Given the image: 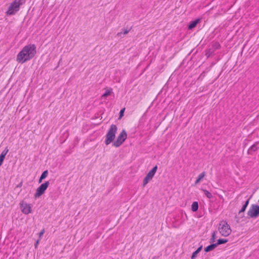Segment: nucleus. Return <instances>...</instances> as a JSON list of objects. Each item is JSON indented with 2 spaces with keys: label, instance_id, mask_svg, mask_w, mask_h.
Segmentation results:
<instances>
[{
  "label": "nucleus",
  "instance_id": "f257e3e1",
  "mask_svg": "<svg viewBox=\"0 0 259 259\" xmlns=\"http://www.w3.org/2000/svg\"><path fill=\"white\" fill-rule=\"evenodd\" d=\"M36 54V46L34 44H29L25 46L18 53L17 61L24 63L32 59Z\"/></svg>",
  "mask_w": 259,
  "mask_h": 259
},
{
  "label": "nucleus",
  "instance_id": "f03ea898",
  "mask_svg": "<svg viewBox=\"0 0 259 259\" xmlns=\"http://www.w3.org/2000/svg\"><path fill=\"white\" fill-rule=\"evenodd\" d=\"M23 0H15L9 7L6 12L7 16L15 15L20 9V6L23 4Z\"/></svg>",
  "mask_w": 259,
  "mask_h": 259
},
{
  "label": "nucleus",
  "instance_id": "7ed1b4c3",
  "mask_svg": "<svg viewBox=\"0 0 259 259\" xmlns=\"http://www.w3.org/2000/svg\"><path fill=\"white\" fill-rule=\"evenodd\" d=\"M117 131V127L115 124L111 125L106 135L105 143L106 145L113 142Z\"/></svg>",
  "mask_w": 259,
  "mask_h": 259
},
{
  "label": "nucleus",
  "instance_id": "20e7f679",
  "mask_svg": "<svg viewBox=\"0 0 259 259\" xmlns=\"http://www.w3.org/2000/svg\"><path fill=\"white\" fill-rule=\"evenodd\" d=\"M219 230L222 236L224 237L228 236L232 231L230 226L226 221H222L220 223Z\"/></svg>",
  "mask_w": 259,
  "mask_h": 259
},
{
  "label": "nucleus",
  "instance_id": "39448f33",
  "mask_svg": "<svg viewBox=\"0 0 259 259\" xmlns=\"http://www.w3.org/2000/svg\"><path fill=\"white\" fill-rule=\"evenodd\" d=\"M127 134L124 130H123L118 136L117 139L113 142L112 146L115 147H119L126 140Z\"/></svg>",
  "mask_w": 259,
  "mask_h": 259
},
{
  "label": "nucleus",
  "instance_id": "423d86ee",
  "mask_svg": "<svg viewBox=\"0 0 259 259\" xmlns=\"http://www.w3.org/2000/svg\"><path fill=\"white\" fill-rule=\"evenodd\" d=\"M249 218H256L259 216V206L257 204H252L247 211Z\"/></svg>",
  "mask_w": 259,
  "mask_h": 259
},
{
  "label": "nucleus",
  "instance_id": "0eeeda50",
  "mask_svg": "<svg viewBox=\"0 0 259 259\" xmlns=\"http://www.w3.org/2000/svg\"><path fill=\"white\" fill-rule=\"evenodd\" d=\"M49 184L50 183L49 181H46L45 183L41 184L36 189V192L34 195V198H37L42 195L47 190L49 185Z\"/></svg>",
  "mask_w": 259,
  "mask_h": 259
},
{
  "label": "nucleus",
  "instance_id": "6e6552de",
  "mask_svg": "<svg viewBox=\"0 0 259 259\" xmlns=\"http://www.w3.org/2000/svg\"><path fill=\"white\" fill-rule=\"evenodd\" d=\"M157 169V166L155 165L147 174L143 180V186L145 187L148 183L152 180Z\"/></svg>",
  "mask_w": 259,
  "mask_h": 259
},
{
  "label": "nucleus",
  "instance_id": "1a4fd4ad",
  "mask_svg": "<svg viewBox=\"0 0 259 259\" xmlns=\"http://www.w3.org/2000/svg\"><path fill=\"white\" fill-rule=\"evenodd\" d=\"M20 207L22 212L25 214H28L31 212V206L30 204H27L23 201L20 203Z\"/></svg>",
  "mask_w": 259,
  "mask_h": 259
},
{
  "label": "nucleus",
  "instance_id": "9d476101",
  "mask_svg": "<svg viewBox=\"0 0 259 259\" xmlns=\"http://www.w3.org/2000/svg\"><path fill=\"white\" fill-rule=\"evenodd\" d=\"M200 21V18H197L196 20L191 21L188 25V29L191 30L194 28L197 24Z\"/></svg>",
  "mask_w": 259,
  "mask_h": 259
},
{
  "label": "nucleus",
  "instance_id": "9b49d317",
  "mask_svg": "<svg viewBox=\"0 0 259 259\" xmlns=\"http://www.w3.org/2000/svg\"><path fill=\"white\" fill-rule=\"evenodd\" d=\"M211 243V244L208 245L207 246L204 248V251L205 252H208L209 251L213 250L217 247L215 243Z\"/></svg>",
  "mask_w": 259,
  "mask_h": 259
},
{
  "label": "nucleus",
  "instance_id": "f8f14e48",
  "mask_svg": "<svg viewBox=\"0 0 259 259\" xmlns=\"http://www.w3.org/2000/svg\"><path fill=\"white\" fill-rule=\"evenodd\" d=\"M132 27L130 28H124L121 29V31L117 33V36L118 37H121L122 34H126L128 33V32L131 30Z\"/></svg>",
  "mask_w": 259,
  "mask_h": 259
},
{
  "label": "nucleus",
  "instance_id": "ddd939ff",
  "mask_svg": "<svg viewBox=\"0 0 259 259\" xmlns=\"http://www.w3.org/2000/svg\"><path fill=\"white\" fill-rule=\"evenodd\" d=\"M258 142H255L253 145H252L248 150V153H249L250 151L254 152L256 151L258 148Z\"/></svg>",
  "mask_w": 259,
  "mask_h": 259
},
{
  "label": "nucleus",
  "instance_id": "4468645a",
  "mask_svg": "<svg viewBox=\"0 0 259 259\" xmlns=\"http://www.w3.org/2000/svg\"><path fill=\"white\" fill-rule=\"evenodd\" d=\"M199 207L198 203L197 201H194L193 202L191 205V210L193 212H196L198 210Z\"/></svg>",
  "mask_w": 259,
  "mask_h": 259
},
{
  "label": "nucleus",
  "instance_id": "2eb2a0df",
  "mask_svg": "<svg viewBox=\"0 0 259 259\" xmlns=\"http://www.w3.org/2000/svg\"><path fill=\"white\" fill-rule=\"evenodd\" d=\"M9 151V149H8V147H6V148L2 151L0 155V159L4 160L6 154Z\"/></svg>",
  "mask_w": 259,
  "mask_h": 259
},
{
  "label": "nucleus",
  "instance_id": "dca6fc26",
  "mask_svg": "<svg viewBox=\"0 0 259 259\" xmlns=\"http://www.w3.org/2000/svg\"><path fill=\"white\" fill-rule=\"evenodd\" d=\"M205 176V171H203L202 172H201L197 177L196 180L195 181V184H197L199 183L200 182V181Z\"/></svg>",
  "mask_w": 259,
  "mask_h": 259
},
{
  "label": "nucleus",
  "instance_id": "f3484780",
  "mask_svg": "<svg viewBox=\"0 0 259 259\" xmlns=\"http://www.w3.org/2000/svg\"><path fill=\"white\" fill-rule=\"evenodd\" d=\"M228 241V239H219L217 240V242L215 243L217 246H218L219 245L225 244L227 243Z\"/></svg>",
  "mask_w": 259,
  "mask_h": 259
},
{
  "label": "nucleus",
  "instance_id": "a211bd4d",
  "mask_svg": "<svg viewBox=\"0 0 259 259\" xmlns=\"http://www.w3.org/2000/svg\"><path fill=\"white\" fill-rule=\"evenodd\" d=\"M202 191L203 192L205 195L208 198H211L212 197V194L207 190L205 189H202Z\"/></svg>",
  "mask_w": 259,
  "mask_h": 259
},
{
  "label": "nucleus",
  "instance_id": "6ab92c4d",
  "mask_svg": "<svg viewBox=\"0 0 259 259\" xmlns=\"http://www.w3.org/2000/svg\"><path fill=\"white\" fill-rule=\"evenodd\" d=\"M111 93V91L107 90L105 91V92L102 95V98H105L108 96H109Z\"/></svg>",
  "mask_w": 259,
  "mask_h": 259
},
{
  "label": "nucleus",
  "instance_id": "aec40b11",
  "mask_svg": "<svg viewBox=\"0 0 259 259\" xmlns=\"http://www.w3.org/2000/svg\"><path fill=\"white\" fill-rule=\"evenodd\" d=\"M215 237H216L215 232H213L212 233L211 237V238L210 239V242L212 243H213V242L215 241Z\"/></svg>",
  "mask_w": 259,
  "mask_h": 259
},
{
  "label": "nucleus",
  "instance_id": "412c9836",
  "mask_svg": "<svg viewBox=\"0 0 259 259\" xmlns=\"http://www.w3.org/2000/svg\"><path fill=\"white\" fill-rule=\"evenodd\" d=\"M48 175V171L47 170H46L41 174L40 177L45 179L47 177Z\"/></svg>",
  "mask_w": 259,
  "mask_h": 259
},
{
  "label": "nucleus",
  "instance_id": "4be33fe9",
  "mask_svg": "<svg viewBox=\"0 0 259 259\" xmlns=\"http://www.w3.org/2000/svg\"><path fill=\"white\" fill-rule=\"evenodd\" d=\"M125 111V108L121 109L119 112V116L118 119H120L123 116L124 112Z\"/></svg>",
  "mask_w": 259,
  "mask_h": 259
},
{
  "label": "nucleus",
  "instance_id": "5701e85b",
  "mask_svg": "<svg viewBox=\"0 0 259 259\" xmlns=\"http://www.w3.org/2000/svg\"><path fill=\"white\" fill-rule=\"evenodd\" d=\"M246 207H247L246 205L245 206V205L243 204L241 209L239 211V214H240L242 212H244L245 211Z\"/></svg>",
  "mask_w": 259,
  "mask_h": 259
},
{
  "label": "nucleus",
  "instance_id": "b1692460",
  "mask_svg": "<svg viewBox=\"0 0 259 259\" xmlns=\"http://www.w3.org/2000/svg\"><path fill=\"white\" fill-rule=\"evenodd\" d=\"M198 253V252H197V250H195L194 252H193L191 257V259H195Z\"/></svg>",
  "mask_w": 259,
  "mask_h": 259
},
{
  "label": "nucleus",
  "instance_id": "393cba45",
  "mask_svg": "<svg viewBox=\"0 0 259 259\" xmlns=\"http://www.w3.org/2000/svg\"><path fill=\"white\" fill-rule=\"evenodd\" d=\"M202 246L201 245L200 246H199L197 249V252H199L201 250H202Z\"/></svg>",
  "mask_w": 259,
  "mask_h": 259
},
{
  "label": "nucleus",
  "instance_id": "a878e982",
  "mask_svg": "<svg viewBox=\"0 0 259 259\" xmlns=\"http://www.w3.org/2000/svg\"><path fill=\"white\" fill-rule=\"evenodd\" d=\"M249 198L244 203V205H245V206L246 205V206L247 207L248 204H249Z\"/></svg>",
  "mask_w": 259,
  "mask_h": 259
},
{
  "label": "nucleus",
  "instance_id": "bb28decb",
  "mask_svg": "<svg viewBox=\"0 0 259 259\" xmlns=\"http://www.w3.org/2000/svg\"><path fill=\"white\" fill-rule=\"evenodd\" d=\"M44 232H45L44 230H41L39 233V237H41L44 234Z\"/></svg>",
  "mask_w": 259,
  "mask_h": 259
},
{
  "label": "nucleus",
  "instance_id": "cd10ccee",
  "mask_svg": "<svg viewBox=\"0 0 259 259\" xmlns=\"http://www.w3.org/2000/svg\"><path fill=\"white\" fill-rule=\"evenodd\" d=\"M44 179V178H42L41 177H40L39 180H38V183H40Z\"/></svg>",
  "mask_w": 259,
  "mask_h": 259
},
{
  "label": "nucleus",
  "instance_id": "c85d7f7f",
  "mask_svg": "<svg viewBox=\"0 0 259 259\" xmlns=\"http://www.w3.org/2000/svg\"><path fill=\"white\" fill-rule=\"evenodd\" d=\"M44 179V178H42L41 177H40L39 180H38V183H40Z\"/></svg>",
  "mask_w": 259,
  "mask_h": 259
},
{
  "label": "nucleus",
  "instance_id": "c756f323",
  "mask_svg": "<svg viewBox=\"0 0 259 259\" xmlns=\"http://www.w3.org/2000/svg\"><path fill=\"white\" fill-rule=\"evenodd\" d=\"M215 48H216L217 49H218V48H219V47H220V45H219V44H218V43L215 44Z\"/></svg>",
  "mask_w": 259,
  "mask_h": 259
},
{
  "label": "nucleus",
  "instance_id": "7c9ffc66",
  "mask_svg": "<svg viewBox=\"0 0 259 259\" xmlns=\"http://www.w3.org/2000/svg\"><path fill=\"white\" fill-rule=\"evenodd\" d=\"M38 242H39V241H38V240H37V241H36V242L35 243L34 245H35V248L37 247V245L38 244Z\"/></svg>",
  "mask_w": 259,
  "mask_h": 259
},
{
  "label": "nucleus",
  "instance_id": "2f4dec72",
  "mask_svg": "<svg viewBox=\"0 0 259 259\" xmlns=\"http://www.w3.org/2000/svg\"><path fill=\"white\" fill-rule=\"evenodd\" d=\"M4 160L0 159V166L2 165Z\"/></svg>",
  "mask_w": 259,
  "mask_h": 259
},
{
  "label": "nucleus",
  "instance_id": "473e14b6",
  "mask_svg": "<svg viewBox=\"0 0 259 259\" xmlns=\"http://www.w3.org/2000/svg\"><path fill=\"white\" fill-rule=\"evenodd\" d=\"M206 55H207V56H208L209 55V53H208V52H207V53H206Z\"/></svg>",
  "mask_w": 259,
  "mask_h": 259
},
{
  "label": "nucleus",
  "instance_id": "72a5a7b5",
  "mask_svg": "<svg viewBox=\"0 0 259 259\" xmlns=\"http://www.w3.org/2000/svg\"><path fill=\"white\" fill-rule=\"evenodd\" d=\"M22 183H21L18 186H21Z\"/></svg>",
  "mask_w": 259,
  "mask_h": 259
}]
</instances>
